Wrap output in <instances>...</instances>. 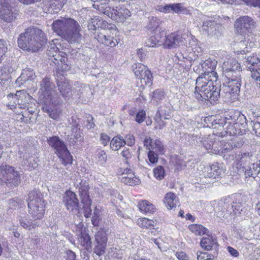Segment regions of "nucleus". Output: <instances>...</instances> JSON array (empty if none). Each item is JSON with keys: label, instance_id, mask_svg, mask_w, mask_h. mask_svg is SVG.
I'll return each mask as SVG.
<instances>
[{"label": "nucleus", "instance_id": "nucleus-1", "mask_svg": "<svg viewBox=\"0 0 260 260\" xmlns=\"http://www.w3.org/2000/svg\"><path fill=\"white\" fill-rule=\"evenodd\" d=\"M217 61L208 58L201 62L198 67L199 73L201 75L196 79V100L204 105L207 101L215 102L220 96L221 89L214 86L211 81L215 78L216 81L217 74L215 72Z\"/></svg>", "mask_w": 260, "mask_h": 260}, {"label": "nucleus", "instance_id": "nucleus-2", "mask_svg": "<svg viewBox=\"0 0 260 260\" xmlns=\"http://www.w3.org/2000/svg\"><path fill=\"white\" fill-rule=\"evenodd\" d=\"M224 84L220 93L227 103L238 100L241 86V66L234 58H229L222 65Z\"/></svg>", "mask_w": 260, "mask_h": 260}, {"label": "nucleus", "instance_id": "nucleus-3", "mask_svg": "<svg viewBox=\"0 0 260 260\" xmlns=\"http://www.w3.org/2000/svg\"><path fill=\"white\" fill-rule=\"evenodd\" d=\"M52 29L57 35L70 44H79L82 35L79 23L72 18H64L53 21Z\"/></svg>", "mask_w": 260, "mask_h": 260}, {"label": "nucleus", "instance_id": "nucleus-4", "mask_svg": "<svg viewBox=\"0 0 260 260\" xmlns=\"http://www.w3.org/2000/svg\"><path fill=\"white\" fill-rule=\"evenodd\" d=\"M254 24V20L247 16L240 17L235 21V27L237 32L241 35L245 34L244 40H241L238 44L240 48L237 51L238 54H246L256 46V40L258 37L251 32Z\"/></svg>", "mask_w": 260, "mask_h": 260}, {"label": "nucleus", "instance_id": "nucleus-5", "mask_svg": "<svg viewBox=\"0 0 260 260\" xmlns=\"http://www.w3.org/2000/svg\"><path fill=\"white\" fill-rule=\"evenodd\" d=\"M18 46L28 51H40L46 42L45 34L37 27H28L20 34L18 39Z\"/></svg>", "mask_w": 260, "mask_h": 260}, {"label": "nucleus", "instance_id": "nucleus-6", "mask_svg": "<svg viewBox=\"0 0 260 260\" xmlns=\"http://www.w3.org/2000/svg\"><path fill=\"white\" fill-rule=\"evenodd\" d=\"M198 27L199 30L203 35L212 40L218 39L224 31V27L222 26L223 20L229 19V17L222 16V17L218 16L213 18L200 14L199 16Z\"/></svg>", "mask_w": 260, "mask_h": 260}, {"label": "nucleus", "instance_id": "nucleus-7", "mask_svg": "<svg viewBox=\"0 0 260 260\" xmlns=\"http://www.w3.org/2000/svg\"><path fill=\"white\" fill-rule=\"evenodd\" d=\"M93 8L117 22H124L131 15L130 11L124 5H119L114 8L110 5V0L94 5Z\"/></svg>", "mask_w": 260, "mask_h": 260}, {"label": "nucleus", "instance_id": "nucleus-8", "mask_svg": "<svg viewBox=\"0 0 260 260\" xmlns=\"http://www.w3.org/2000/svg\"><path fill=\"white\" fill-rule=\"evenodd\" d=\"M39 93L42 102L60 104L63 102L60 96L55 92V85L48 77H44L40 81Z\"/></svg>", "mask_w": 260, "mask_h": 260}, {"label": "nucleus", "instance_id": "nucleus-9", "mask_svg": "<svg viewBox=\"0 0 260 260\" xmlns=\"http://www.w3.org/2000/svg\"><path fill=\"white\" fill-rule=\"evenodd\" d=\"M47 142L63 165L72 164L73 158L70 152L64 142L58 137H50L47 139Z\"/></svg>", "mask_w": 260, "mask_h": 260}, {"label": "nucleus", "instance_id": "nucleus-10", "mask_svg": "<svg viewBox=\"0 0 260 260\" xmlns=\"http://www.w3.org/2000/svg\"><path fill=\"white\" fill-rule=\"evenodd\" d=\"M201 143L209 153L220 155H225V154L230 153L234 147H238L236 145H233L232 141L225 142L222 140L215 141L213 143L209 140V138L202 140Z\"/></svg>", "mask_w": 260, "mask_h": 260}, {"label": "nucleus", "instance_id": "nucleus-11", "mask_svg": "<svg viewBox=\"0 0 260 260\" xmlns=\"http://www.w3.org/2000/svg\"><path fill=\"white\" fill-rule=\"evenodd\" d=\"M0 180L9 187H16L21 182V174L14 167L2 165L0 166Z\"/></svg>", "mask_w": 260, "mask_h": 260}, {"label": "nucleus", "instance_id": "nucleus-12", "mask_svg": "<svg viewBox=\"0 0 260 260\" xmlns=\"http://www.w3.org/2000/svg\"><path fill=\"white\" fill-rule=\"evenodd\" d=\"M15 3V0H0V17L5 22H11L18 15Z\"/></svg>", "mask_w": 260, "mask_h": 260}, {"label": "nucleus", "instance_id": "nucleus-13", "mask_svg": "<svg viewBox=\"0 0 260 260\" xmlns=\"http://www.w3.org/2000/svg\"><path fill=\"white\" fill-rule=\"evenodd\" d=\"M94 237L93 252L100 256L104 255L106 252L108 241L107 234L105 231L102 230L96 232Z\"/></svg>", "mask_w": 260, "mask_h": 260}, {"label": "nucleus", "instance_id": "nucleus-14", "mask_svg": "<svg viewBox=\"0 0 260 260\" xmlns=\"http://www.w3.org/2000/svg\"><path fill=\"white\" fill-rule=\"evenodd\" d=\"M56 83L60 95L66 100L70 99L73 95V90L69 81L60 72L56 74Z\"/></svg>", "mask_w": 260, "mask_h": 260}, {"label": "nucleus", "instance_id": "nucleus-15", "mask_svg": "<svg viewBox=\"0 0 260 260\" xmlns=\"http://www.w3.org/2000/svg\"><path fill=\"white\" fill-rule=\"evenodd\" d=\"M233 202L232 196L221 199L216 206V215L220 218H228L232 215L231 206Z\"/></svg>", "mask_w": 260, "mask_h": 260}, {"label": "nucleus", "instance_id": "nucleus-16", "mask_svg": "<svg viewBox=\"0 0 260 260\" xmlns=\"http://www.w3.org/2000/svg\"><path fill=\"white\" fill-rule=\"evenodd\" d=\"M232 198L234 202L231 206L232 215L239 216L245 213L246 209L244 197L241 194H234L232 195Z\"/></svg>", "mask_w": 260, "mask_h": 260}, {"label": "nucleus", "instance_id": "nucleus-17", "mask_svg": "<svg viewBox=\"0 0 260 260\" xmlns=\"http://www.w3.org/2000/svg\"><path fill=\"white\" fill-rule=\"evenodd\" d=\"M63 202L68 210H78L80 208L77 195L72 191L67 190L66 191L63 197Z\"/></svg>", "mask_w": 260, "mask_h": 260}, {"label": "nucleus", "instance_id": "nucleus-18", "mask_svg": "<svg viewBox=\"0 0 260 260\" xmlns=\"http://www.w3.org/2000/svg\"><path fill=\"white\" fill-rule=\"evenodd\" d=\"M27 205L28 212L34 219L40 220L42 218L45 211V203L36 204L35 202L32 201V203L27 204Z\"/></svg>", "mask_w": 260, "mask_h": 260}, {"label": "nucleus", "instance_id": "nucleus-19", "mask_svg": "<svg viewBox=\"0 0 260 260\" xmlns=\"http://www.w3.org/2000/svg\"><path fill=\"white\" fill-rule=\"evenodd\" d=\"M207 171L205 177L216 179L219 178L221 175L225 173V170L223 167V164L218 162H214L207 168Z\"/></svg>", "mask_w": 260, "mask_h": 260}, {"label": "nucleus", "instance_id": "nucleus-20", "mask_svg": "<svg viewBox=\"0 0 260 260\" xmlns=\"http://www.w3.org/2000/svg\"><path fill=\"white\" fill-rule=\"evenodd\" d=\"M204 121L207 127L213 128L223 127L228 123L224 118H219V116L216 115H210L205 117Z\"/></svg>", "mask_w": 260, "mask_h": 260}, {"label": "nucleus", "instance_id": "nucleus-21", "mask_svg": "<svg viewBox=\"0 0 260 260\" xmlns=\"http://www.w3.org/2000/svg\"><path fill=\"white\" fill-rule=\"evenodd\" d=\"M131 172L130 169H125L121 174V181L125 184L130 186L139 184L140 180Z\"/></svg>", "mask_w": 260, "mask_h": 260}, {"label": "nucleus", "instance_id": "nucleus-22", "mask_svg": "<svg viewBox=\"0 0 260 260\" xmlns=\"http://www.w3.org/2000/svg\"><path fill=\"white\" fill-rule=\"evenodd\" d=\"M19 223L23 228L30 230L33 228L40 226L42 221L36 219L31 220L28 215L23 214L19 218Z\"/></svg>", "mask_w": 260, "mask_h": 260}, {"label": "nucleus", "instance_id": "nucleus-23", "mask_svg": "<svg viewBox=\"0 0 260 260\" xmlns=\"http://www.w3.org/2000/svg\"><path fill=\"white\" fill-rule=\"evenodd\" d=\"M43 106H42V110L44 112L47 113L50 117L53 119H56L58 117L60 111L59 109L55 107V106L59 104H55L52 102L46 103L42 102Z\"/></svg>", "mask_w": 260, "mask_h": 260}, {"label": "nucleus", "instance_id": "nucleus-24", "mask_svg": "<svg viewBox=\"0 0 260 260\" xmlns=\"http://www.w3.org/2000/svg\"><path fill=\"white\" fill-rule=\"evenodd\" d=\"M83 134L81 132L80 128L78 127L77 124L73 125L72 128V134L69 140L70 145H78V142L80 144L83 141Z\"/></svg>", "mask_w": 260, "mask_h": 260}, {"label": "nucleus", "instance_id": "nucleus-25", "mask_svg": "<svg viewBox=\"0 0 260 260\" xmlns=\"http://www.w3.org/2000/svg\"><path fill=\"white\" fill-rule=\"evenodd\" d=\"M182 42V37L180 35L175 32L171 33L167 36L165 46L168 48H174L179 46Z\"/></svg>", "mask_w": 260, "mask_h": 260}, {"label": "nucleus", "instance_id": "nucleus-26", "mask_svg": "<svg viewBox=\"0 0 260 260\" xmlns=\"http://www.w3.org/2000/svg\"><path fill=\"white\" fill-rule=\"evenodd\" d=\"M79 193L80 196L81 201H86L90 200L89 195V184L85 180H81L79 184L77 185Z\"/></svg>", "mask_w": 260, "mask_h": 260}, {"label": "nucleus", "instance_id": "nucleus-27", "mask_svg": "<svg viewBox=\"0 0 260 260\" xmlns=\"http://www.w3.org/2000/svg\"><path fill=\"white\" fill-rule=\"evenodd\" d=\"M243 63L251 72L260 67V60L256 55L254 54L245 57Z\"/></svg>", "mask_w": 260, "mask_h": 260}, {"label": "nucleus", "instance_id": "nucleus-28", "mask_svg": "<svg viewBox=\"0 0 260 260\" xmlns=\"http://www.w3.org/2000/svg\"><path fill=\"white\" fill-rule=\"evenodd\" d=\"M207 236L208 237L203 238L202 239L200 244L203 249L209 251L211 250L213 247H216L218 245L217 241L216 239H213L209 235Z\"/></svg>", "mask_w": 260, "mask_h": 260}, {"label": "nucleus", "instance_id": "nucleus-29", "mask_svg": "<svg viewBox=\"0 0 260 260\" xmlns=\"http://www.w3.org/2000/svg\"><path fill=\"white\" fill-rule=\"evenodd\" d=\"M77 236L78 241L82 246L84 247L87 250H89L91 248L92 242L88 232L78 234Z\"/></svg>", "mask_w": 260, "mask_h": 260}, {"label": "nucleus", "instance_id": "nucleus-30", "mask_svg": "<svg viewBox=\"0 0 260 260\" xmlns=\"http://www.w3.org/2000/svg\"><path fill=\"white\" fill-rule=\"evenodd\" d=\"M28 196V204L32 203V201L35 202L36 204H40V203H45L44 195L39 190L35 189L30 191Z\"/></svg>", "mask_w": 260, "mask_h": 260}, {"label": "nucleus", "instance_id": "nucleus-31", "mask_svg": "<svg viewBox=\"0 0 260 260\" xmlns=\"http://www.w3.org/2000/svg\"><path fill=\"white\" fill-rule=\"evenodd\" d=\"M139 210L145 213H153L155 210V206L146 200L140 201L138 204Z\"/></svg>", "mask_w": 260, "mask_h": 260}, {"label": "nucleus", "instance_id": "nucleus-32", "mask_svg": "<svg viewBox=\"0 0 260 260\" xmlns=\"http://www.w3.org/2000/svg\"><path fill=\"white\" fill-rule=\"evenodd\" d=\"M245 177H252L254 178L260 171L258 164H252L243 169Z\"/></svg>", "mask_w": 260, "mask_h": 260}, {"label": "nucleus", "instance_id": "nucleus-33", "mask_svg": "<svg viewBox=\"0 0 260 260\" xmlns=\"http://www.w3.org/2000/svg\"><path fill=\"white\" fill-rule=\"evenodd\" d=\"M49 9H52L54 12L60 10L66 4L67 0H46Z\"/></svg>", "mask_w": 260, "mask_h": 260}, {"label": "nucleus", "instance_id": "nucleus-34", "mask_svg": "<svg viewBox=\"0 0 260 260\" xmlns=\"http://www.w3.org/2000/svg\"><path fill=\"white\" fill-rule=\"evenodd\" d=\"M176 195L172 192L167 193L164 199V203L169 209H172L176 206Z\"/></svg>", "mask_w": 260, "mask_h": 260}, {"label": "nucleus", "instance_id": "nucleus-35", "mask_svg": "<svg viewBox=\"0 0 260 260\" xmlns=\"http://www.w3.org/2000/svg\"><path fill=\"white\" fill-rule=\"evenodd\" d=\"M100 18L95 16L88 20L87 27L92 32H97L100 30Z\"/></svg>", "mask_w": 260, "mask_h": 260}, {"label": "nucleus", "instance_id": "nucleus-36", "mask_svg": "<svg viewBox=\"0 0 260 260\" xmlns=\"http://www.w3.org/2000/svg\"><path fill=\"white\" fill-rule=\"evenodd\" d=\"M133 68L135 75L138 78L142 77L147 72L146 71L149 70L146 66L141 63H135L133 66Z\"/></svg>", "mask_w": 260, "mask_h": 260}, {"label": "nucleus", "instance_id": "nucleus-37", "mask_svg": "<svg viewBox=\"0 0 260 260\" xmlns=\"http://www.w3.org/2000/svg\"><path fill=\"white\" fill-rule=\"evenodd\" d=\"M124 145V139L122 137H114L110 142V147L114 151L118 150Z\"/></svg>", "mask_w": 260, "mask_h": 260}, {"label": "nucleus", "instance_id": "nucleus-38", "mask_svg": "<svg viewBox=\"0 0 260 260\" xmlns=\"http://www.w3.org/2000/svg\"><path fill=\"white\" fill-rule=\"evenodd\" d=\"M215 205H217V203L215 201L212 202L210 203H208L207 202H200V205H198V208L199 209V206H201L202 210L207 213H212L213 211H215L216 213V211H217V210H216V208H214Z\"/></svg>", "mask_w": 260, "mask_h": 260}, {"label": "nucleus", "instance_id": "nucleus-39", "mask_svg": "<svg viewBox=\"0 0 260 260\" xmlns=\"http://www.w3.org/2000/svg\"><path fill=\"white\" fill-rule=\"evenodd\" d=\"M146 71L147 72L142 77L139 78L140 79V82L142 86H151L152 84L153 77L152 73L149 70Z\"/></svg>", "mask_w": 260, "mask_h": 260}, {"label": "nucleus", "instance_id": "nucleus-40", "mask_svg": "<svg viewBox=\"0 0 260 260\" xmlns=\"http://www.w3.org/2000/svg\"><path fill=\"white\" fill-rule=\"evenodd\" d=\"M229 124L226 126V133L229 134L231 136H234L236 135H239L241 131L238 129V127L239 125L238 122H235L233 124L231 122H229Z\"/></svg>", "mask_w": 260, "mask_h": 260}, {"label": "nucleus", "instance_id": "nucleus-41", "mask_svg": "<svg viewBox=\"0 0 260 260\" xmlns=\"http://www.w3.org/2000/svg\"><path fill=\"white\" fill-rule=\"evenodd\" d=\"M169 13L173 12L181 13L185 10V9L181 3H175L168 4Z\"/></svg>", "mask_w": 260, "mask_h": 260}, {"label": "nucleus", "instance_id": "nucleus-42", "mask_svg": "<svg viewBox=\"0 0 260 260\" xmlns=\"http://www.w3.org/2000/svg\"><path fill=\"white\" fill-rule=\"evenodd\" d=\"M161 22V21L156 17H149V22L147 24L148 28L154 30L158 27Z\"/></svg>", "mask_w": 260, "mask_h": 260}, {"label": "nucleus", "instance_id": "nucleus-43", "mask_svg": "<svg viewBox=\"0 0 260 260\" xmlns=\"http://www.w3.org/2000/svg\"><path fill=\"white\" fill-rule=\"evenodd\" d=\"M86 201H81V203L83 204V208H84V216L86 218L90 217L91 214V209L90 208V206L91 205V200H87Z\"/></svg>", "mask_w": 260, "mask_h": 260}, {"label": "nucleus", "instance_id": "nucleus-44", "mask_svg": "<svg viewBox=\"0 0 260 260\" xmlns=\"http://www.w3.org/2000/svg\"><path fill=\"white\" fill-rule=\"evenodd\" d=\"M154 176L158 180L162 179L165 175L164 168L161 166H158L153 169Z\"/></svg>", "mask_w": 260, "mask_h": 260}, {"label": "nucleus", "instance_id": "nucleus-45", "mask_svg": "<svg viewBox=\"0 0 260 260\" xmlns=\"http://www.w3.org/2000/svg\"><path fill=\"white\" fill-rule=\"evenodd\" d=\"M165 93L164 91L160 89H157L154 90L151 96L152 99L156 102H159L164 98Z\"/></svg>", "mask_w": 260, "mask_h": 260}, {"label": "nucleus", "instance_id": "nucleus-46", "mask_svg": "<svg viewBox=\"0 0 260 260\" xmlns=\"http://www.w3.org/2000/svg\"><path fill=\"white\" fill-rule=\"evenodd\" d=\"M154 36L157 40L160 46L161 45H164V46L165 45L167 36L164 31L159 32Z\"/></svg>", "mask_w": 260, "mask_h": 260}, {"label": "nucleus", "instance_id": "nucleus-47", "mask_svg": "<svg viewBox=\"0 0 260 260\" xmlns=\"http://www.w3.org/2000/svg\"><path fill=\"white\" fill-rule=\"evenodd\" d=\"M58 53V48L55 46V44H51L47 49V54L48 56L51 57V58L54 57L55 55H56Z\"/></svg>", "mask_w": 260, "mask_h": 260}, {"label": "nucleus", "instance_id": "nucleus-48", "mask_svg": "<svg viewBox=\"0 0 260 260\" xmlns=\"http://www.w3.org/2000/svg\"><path fill=\"white\" fill-rule=\"evenodd\" d=\"M28 147L23 144L18 146V155L20 158L27 157Z\"/></svg>", "mask_w": 260, "mask_h": 260}, {"label": "nucleus", "instance_id": "nucleus-49", "mask_svg": "<svg viewBox=\"0 0 260 260\" xmlns=\"http://www.w3.org/2000/svg\"><path fill=\"white\" fill-rule=\"evenodd\" d=\"M50 59H51V61L53 62L54 64L59 65L60 62L61 64H65L67 58L64 56H62L59 52L56 55H55L54 57L50 58Z\"/></svg>", "mask_w": 260, "mask_h": 260}, {"label": "nucleus", "instance_id": "nucleus-50", "mask_svg": "<svg viewBox=\"0 0 260 260\" xmlns=\"http://www.w3.org/2000/svg\"><path fill=\"white\" fill-rule=\"evenodd\" d=\"M96 159L101 165H104L107 159L106 152L104 150H100L97 154Z\"/></svg>", "mask_w": 260, "mask_h": 260}, {"label": "nucleus", "instance_id": "nucleus-51", "mask_svg": "<svg viewBox=\"0 0 260 260\" xmlns=\"http://www.w3.org/2000/svg\"><path fill=\"white\" fill-rule=\"evenodd\" d=\"M94 35V38L97 39L98 42L100 43H103L104 41L108 39L107 37L110 36L106 35L103 32L97 31V32H93Z\"/></svg>", "mask_w": 260, "mask_h": 260}, {"label": "nucleus", "instance_id": "nucleus-52", "mask_svg": "<svg viewBox=\"0 0 260 260\" xmlns=\"http://www.w3.org/2000/svg\"><path fill=\"white\" fill-rule=\"evenodd\" d=\"M197 234L200 236L208 235V230L202 225L196 224V235Z\"/></svg>", "mask_w": 260, "mask_h": 260}, {"label": "nucleus", "instance_id": "nucleus-53", "mask_svg": "<svg viewBox=\"0 0 260 260\" xmlns=\"http://www.w3.org/2000/svg\"><path fill=\"white\" fill-rule=\"evenodd\" d=\"M75 230L76 232L77 236L78 234H81L86 232H88V230L87 228L84 226V224L80 222L78 224L75 225Z\"/></svg>", "mask_w": 260, "mask_h": 260}, {"label": "nucleus", "instance_id": "nucleus-54", "mask_svg": "<svg viewBox=\"0 0 260 260\" xmlns=\"http://www.w3.org/2000/svg\"><path fill=\"white\" fill-rule=\"evenodd\" d=\"M82 83L79 82H76L74 85L73 88L72 89L73 90V93H76L77 95H80L84 94V91H81Z\"/></svg>", "mask_w": 260, "mask_h": 260}, {"label": "nucleus", "instance_id": "nucleus-55", "mask_svg": "<svg viewBox=\"0 0 260 260\" xmlns=\"http://www.w3.org/2000/svg\"><path fill=\"white\" fill-rule=\"evenodd\" d=\"M154 147H152V149H155L156 151L161 153L164 152V146L160 140H156L154 143Z\"/></svg>", "mask_w": 260, "mask_h": 260}, {"label": "nucleus", "instance_id": "nucleus-56", "mask_svg": "<svg viewBox=\"0 0 260 260\" xmlns=\"http://www.w3.org/2000/svg\"><path fill=\"white\" fill-rule=\"evenodd\" d=\"M125 145L127 144L129 146H133L135 143V138L133 135L128 134L124 139Z\"/></svg>", "mask_w": 260, "mask_h": 260}, {"label": "nucleus", "instance_id": "nucleus-57", "mask_svg": "<svg viewBox=\"0 0 260 260\" xmlns=\"http://www.w3.org/2000/svg\"><path fill=\"white\" fill-rule=\"evenodd\" d=\"M148 157L149 161L153 164H156L158 161V156L153 151L149 150L148 152Z\"/></svg>", "mask_w": 260, "mask_h": 260}, {"label": "nucleus", "instance_id": "nucleus-58", "mask_svg": "<svg viewBox=\"0 0 260 260\" xmlns=\"http://www.w3.org/2000/svg\"><path fill=\"white\" fill-rule=\"evenodd\" d=\"M146 117V113L144 110L139 111L136 114L135 121L139 123H142Z\"/></svg>", "mask_w": 260, "mask_h": 260}, {"label": "nucleus", "instance_id": "nucleus-59", "mask_svg": "<svg viewBox=\"0 0 260 260\" xmlns=\"http://www.w3.org/2000/svg\"><path fill=\"white\" fill-rule=\"evenodd\" d=\"M146 43V45L150 47H155L160 46L154 36L150 37Z\"/></svg>", "mask_w": 260, "mask_h": 260}, {"label": "nucleus", "instance_id": "nucleus-60", "mask_svg": "<svg viewBox=\"0 0 260 260\" xmlns=\"http://www.w3.org/2000/svg\"><path fill=\"white\" fill-rule=\"evenodd\" d=\"M244 2L248 6L260 8V0H241V4Z\"/></svg>", "mask_w": 260, "mask_h": 260}, {"label": "nucleus", "instance_id": "nucleus-61", "mask_svg": "<svg viewBox=\"0 0 260 260\" xmlns=\"http://www.w3.org/2000/svg\"><path fill=\"white\" fill-rule=\"evenodd\" d=\"M214 255L210 254L206 252H201L200 254L198 255V260H209L214 258Z\"/></svg>", "mask_w": 260, "mask_h": 260}, {"label": "nucleus", "instance_id": "nucleus-62", "mask_svg": "<svg viewBox=\"0 0 260 260\" xmlns=\"http://www.w3.org/2000/svg\"><path fill=\"white\" fill-rule=\"evenodd\" d=\"M7 50V44L3 39H0V56L3 57Z\"/></svg>", "mask_w": 260, "mask_h": 260}, {"label": "nucleus", "instance_id": "nucleus-63", "mask_svg": "<svg viewBox=\"0 0 260 260\" xmlns=\"http://www.w3.org/2000/svg\"><path fill=\"white\" fill-rule=\"evenodd\" d=\"M252 114L253 117V120H252V121L254 122L253 127L256 128L257 125L260 124V112L258 113L253 111Z\"/></svg>", "mask_w": 260, "mask_h": 260}, {"label": "nucleus", "instance_id": "nucleus-64", "mask_svg": "<svg viewBox=\"0 0 260 260\" xmlns=\"http://www.w3.org/2000/svg\"><path fill=\"white\" fill-rule=\"evenodd\" d=\"M164 114L163 110L162 109V108L160 107L158 108L156 113L154 117V120L155 122L157 124L159 121H161L162 120V115Z\"/></svg>", "mask_w": 260, "mask_h": 260}]
</instances>
